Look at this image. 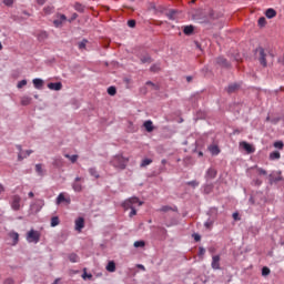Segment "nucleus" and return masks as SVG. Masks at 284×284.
Masks as SVG:
<instances>
[{"mask_svg":"<svg viewBox=\"0 0 284 284\" xmlns=\"http://www.w3.org/2000/svg\"><path fill=\"white\" fill-rule=\"evenodd\" d=\"M128 163H130V158H125L121 153L113 155L109 162L114 170H125Z\"/></svg>","mask_w":284,"mask_h":284,"instance_id":"f257e3e1","label":"nucleus"},{"mask_svg":"<svg viewBox=\"0 0 284 284\" xmlns=\"http://www.w3.org/2000/svg\"><path fill=\"white\" fill-rule=\"evenodd\" d=\"M134 205H139V207H141V205H143V202L139 200V197L134 196V197H130L128 200H125L122 203V207L123 210L128 211L131 210L129 216L132 219V216H136V206Z\"/></svg>","mask_w":284,"mask_h":284,"instance_id":"f03ea898","label":"nucleus"},{"mask_svg":"<svg viewBox=\"0 0 284 284\" xmlns=\"http://www.w3.org/2000/svg\"><path fill=\"white\" fill-rule=\"evenodd\" d=\"M256 52H258V61L261 65H263V68H267V57H272V59H274V55L270 54L261 47L256 49Z\"/></svg>","mask_w":284,"mask_h":284,"instance_id":"7ed1b4c3","label":"nucleus"},{"mask_svg":"<svg viewBox=\"0 0 284 284\" xmlns=\"http://www.w3.org/2000/svg\"><path fill=\"white\" fill-rule=\"evenodd\" d=\"M39 241H41V232L34 231V229H31L27 233V242L37 244V243H39Z\"/></svg>","mask_w":284,"mask_h":284,"instance_id":"20e7f679","label":"nucleus"},{"mask_svg":"<svg viewBox=\"0 0 284 284\" xmlns=\"http://www.w3.org/2000/svg\"><path fill=\"white\" fill-rule=\"evenodd\" d=\"M85 179L77 176L72 183V190L75 192H83V183Z\"/></svg>","mask_w":284,"mask_h":284,"instance_id":"39448f33","label":"nucleus"},{"mask_svg":"<svg viewBox=\"0 0 284 284\" xmlns=\"http://www.w3.org/2000/svg\"><path fill=\"white\" fill-rule=\"evenodd\" d=\"M211 267L213 270H221V256L220 255H214L212 257Z\"/></svg>","mask_w":284,"mask_h":284,"instance_id":"423d86ee","label":"nucleus"},{"mask_svg":"<svg viewBox=\"0 0 284 284\" xmlns=\"http://www.w3.org/2000/svg\"><path fill=\"white\" fill-rule=\"evenodd\" d=\"M11 207H12V210H16V211L20 210V207H21V197L19 195H14L12 197Z\"/></svg>","mask_w":284,"mask_h":284,"instance_id":"0eeeda50","label":"nucleus"},{"mask_svg":"<svg viewBox=\"0 0 284 284\" xmlns=\"http://www.w3.org/2000/svg\"><path fill=\"white\" fill-rule=\"evenodd\" d=\"M67 20L68 18L65 17V14H59L58 19L53 21V26L55 28H61L63 26V21H67Z\"/></svg>","mask_w":284,"mask_h":284,"instance_id":"6e6552de","label":"nucleus"},{"mask_svg":"<svg viewBox=\"0 0 284 284\" xmlns=\"http://www.w3.org/2000/svg\"><path fill=\"white\" fill-rule=\"evenodd\" d=\"M70 197H65V194L60 193L55 200L57 205H61V203H67L70 205Z\"/></svg>","mask_w":284,"mask_h":284,"instance_id":"1a4fd4ad","label":"nucleus"},{"mask_svg":"<svg viewBox=\"0 0 284 284\" xmlns=\"http://www.w3.org/2000/svg\"><path fill=\"white\" fill-rule=\"evenodd\" d=\"M216 174H217L216 169L210 168L205 174L206 181H212L213 179H216Z\"/></svg>","mask_w":284,"mask_h":284,"instance_id":"9d476101","label":"nucleus"},{"mask_svg":"<svg viewBox=\"0 0 284 284\" xmlns=\"http://www.w3.org/2000/svg\"><path fill=\"white\" fill-rule=\"evenodd\" d=\"M49 90H54L55 92H59V90L63 89V83L61 82H50L48 85Z\"/></svg>","mask_w":284,"mask_h":284,"instance_id":"9b49d317","label":"nucleus"},{"mask_svg":"<svg viewBox=\"0 0 284 284\" xmlns=\"http://www.w3.org/2000/svg\"><path fill=\"white\" fill-rule=\"evenodd\" d=\"M9 239H11V245H17L19 243V234L14 231L8 233Z\"/></svg>","mask_w":284,"mask_h":284,"instance_id":"f8f14e48","label":"nucleus"},{"mask_svg":"<svg viewBox=\"0 0 284 284\" xmlns=\"http://www.w3.org/2000/svg\"><path fill=\"white\" fill-rule=\"evenodd\" d=\"M83 227H85V220H83V217H79L78 220H75V230L78 232H81Z\"/></svg>","mask_w":284,"mask_h":284,"instance_id":"ddd939ff","label":"nucleus"},{"mask_svg":"<svg viewBox=\"0 0 284 284\" xmlns=\"http://www.w3.org/2000/svg\"><path fill=\"white\" fill-rule=\"evenodd\" d=\"M216 63H217V65H221V68H230V62L227 61V59H225L223 57H219L216 59Z\"/></svg>","mask_w":284,"mask_h":284,"instance_id":"4468645a","label":"nucleus"},{"mask_svg":"<svg viewBox=\"0 0 284 284\" xmlns=\"http://www.w3.org/2000/svg\"><path fill=\"white\" fill-rule=\"evenodd\" d=\"M241 148H243V150H245V152H247L248 154L254 153V146H252V144L247 143V142H242L240 143Z\"/></svg>","mask_w":284,"mask_h":284,"instance_id":"2eb2a0df","label":"nucleus"},{"mask_svg":"<svg viewBox=\"0 0 284 284\" xmlns=\"http://www.w3.org/2000/svg\"><path fill=\"white\" fill-rule=\"evenodd\" d=\"M209 152H211L213 156H219V154H221V149H219V145L212 144L209 146Z\"/></svg>","mask_w":284,"mask_h":284,"instance_id":"dca6fc26","label":"nucleus"},{"mask_svg":"<svg viewBox=\"0 0 284 284\" xmlns=\"http://www.w3.org/2000/svg\"><path fill=\"white\" fill-rule=\"evenodd\" d=\"M143 128H145L146 132H154V124L152 123V120L145 121L143 123Z\"/></svg>","mask_w":284,"mask_h":284,"instance_id":"f3484780","label":"nucleus"},{"mask_svg":"<svg viewBox=\"0 0 284 284\" xmlns=\"http://www.w3.org/2000/svg\"><path fill=\"white\" fill-rule=\"evenodd\" d=\"M34 151L32 150H27L26 153H18V161H23V159H28L30 154H32Z\"/></svg>","mask_w":284,"mask_h":284,"instance_id":"a211bd4d","label":"nucleus"},{"mask_svg":"<svg viewBox=\"0 0 284 284\" xmlns=\"http://www.w3.org/2000/svg\"><path fill=\"white\" fill-rule=\"evenodd\" d=\"M36 172L38 176H45V171L43 170V164H36Z\"/></svg>","mask_w":284,"mask_h":284,"instance_id":"6ab92c4d","label":"nucleus"},{"mask_svg":"<svg viewBox=\"0 0 284 284\" xmlns=\"http://www.w3.org/2000/svg\"><path fill=\"white\" fill-rule=\"evenodd\" d=\"M236 90H239V84L232 83V84H230V85L227 87L226 92H227L229 94H234V92H236Z\"/></svg>","mask_w":284,"mask_h":284,"instance_id":"aec40b11","label":"nucleus"},{"mask_svg":"<svg viewBox=\"0 0 284 284\" xmlns=\"http://www.w3.org/2000/svg\"><path fill=\"white\" fill-rule=\"evenodd\" d=\"M33 85L37 90H41L43 88V80L39 78L33 79Z\"/></svg>","mask_w":284,"mask_h":284,"instance_id":"412c9836","label":"nucleus"},{"mask_svg":"<svg viewBox=\"0 0 284 284\" xmlns=\"http://www.w3.org/2000/svg\"><path fill=\"white\" fill-rule=\"evenodd\" d=\"M106 272H116V264L114 261H110L106 265Z\"/></svg>","mask_w":284,"mask_h":284,"instance_id":"4be33fe9","label":"nucleus"},{"mask_svg":"<svg viewBox=\"0 0 284 284\" xmlns=\"http://www.w3.org/2000/svg\"><path fill=\"white\" fill-rule=\"evenodd\" d=\"M265 17L267 19H274V17H276V10L274 9H267L265 12Z\"/></svg>","mask_w":284,"mask_h":284,"instance_id":"5701e85b","label":"nucleus"},{"mask_svg":"<svg viewBox=\"0 0 284 284\" xmlns=\"http://www.w3.org/2000/svg\"><path fill=\"white\" fill-rule=\"evenodd\" d=\"M183 32H184V34L190 37V34L194 33V27L193 26H186V27H184Z\"/></svg>","mask_w":284,"mask_h":284,"instance_id":"b1692460","label":"nucleus"},{"mask_svg":"<svg viewBox=\"0 0 284 284\" xmlns=\"http://www.w3.org/2000/svg\"><path fill=\"white\" fill-rule=\"evenodd\" d=\"M64 158H65V159H69V161H70L71 163H75L77 161H79V155H77V154L70 155V154L65 153V154H64Z\"/></svg>","mask_w":284,"mask_h":284,"instance_id":"393cba45","label":"nucleus"},{"mask_svg":"<svg viewBox=\"0 0 284 284\" xmlns=\"http://www.w3.org/2000/svg\"><path fill=\"white\" fill-rule=\"evenodd\" d=\"M270 159H271V161H276V160L281 159V152H278V151L271 152Z\"/></svg>","mask_w":284,"mask_h":284,"instance_id":"a878e982","label":"nucleus"},{"mask_svg":"<svg viewBox=\"0 0 284 284\" xmlns=\"http://www.w3.org/2000/svg\"><path fill=\"white\" fill-rule=\"evenodd\" d=\"M89 174H90V176H93L94 179H99L100 178L99 171H97V168H90L89 169Z\"/></svg>","mask_w":284,"mask_h":284,"instance_id":"bb28decb","label":"nucleus"},{"mask_svg":"<svg viewBox=\"0 0 284 284\" xmlns=\"http://www.w3.org/2000/svg\"><path fill=\"white\" fill-rule=\"evenodd\" d=\"M30 103H32V98L27 97V95L22 97L21 105H30Z\"/></svg>","mask_w":284,"mask_h":284,"instance_id":"cd10ccee","label":"nucleus"},{"mask_svg":"<svg viewBox=\"0 0 284 284\" xmlns=\"http://www.w3.org/2000/svg\"><path fill=\"white\" fill-rule=\"evenodd\" d=\"M69 261H70L71 263H79V255H77V253H71V254L69 255Z\"/></svg>","mask_w":284,"mask_h":284,"instance_id":"c85d7f7f","label":"nucleus"},{"mask_svg":"<svg viewBox=\"0 0 284 284\" xmlns=\"http://www.w3.org/2000/svg\"><path fill=\"white\" fill-rule=\"evenodd\" d=\"M160 212H176V207L164 205L160 209Z\"/></svg>","mask_w":284,"mask_h":284,"instance_id":"c756f323","label":"nucleus"},{"mask_svg":"<svg viewBox=\"0 0 284 284\" xmlns=\"http://www.w3.org/2000/svg\"><path fill=\"white\" fill-rule=\"evenodd\" d=\"M152 159H144L142 160L140 168H148V165H151Z\"/></svg>","mask_w":284,"mask_h":284,"instance_id":"7c9ffc66","label":"nucleus"},{"mask_svg":"<svg viewBox=\"0 0 284 284\" xmlns=\"http://www.w3.org/2000/svg\"><path fill=\"white\" fill-rule=\"evenodd\" d=\"M59 223H60L59 216L51 217V227H57V225H59Z\"/></svg>","mask_w":284,"mask_h":284,"instance_id":"2f4dec72","label":"nucleus"},{"mask_svg":"<svg viewBox=\"0 0 284 284\" xmlns=\"http://www.w3.org/2000/svg\"><path fill=\"white\" fill-rule=\"evenodd\" d=\"M74 10H77V12H83L85 10V7H83V4L77 2L74 4Z\"/></svg>","mask_w":284,"mask_h":284,"instance_id":"473e14b6","label":"nucleus"},{"mask_svg":"<svg viewBox=\"0 0 284 284\" xmlns=\"http://www.w3.org/2000/svg\"><path fill=\"white\" fill-rule=\"evenodd\" d=\"M85 45H88V40L85 39L78 43L79 50H85Z\"/></svg>","mask_w":284,"mask_h":284,"instance_id":"72a5a7b5","label":"nucleus"},{"mask_svg":"<svg viewBox=\"0 0 284 284\" xmlns=\"http://www.w3.org/2000/svg\"><path fill=\"white\" fill-rule=\"evenodd\" d=\"M257 23H258L260 28H264V26H266V23H267V20L265 19V17H262L258 19Z\"/></svg>","mask_w":284,"mask_h":284,"instance_id":"f704fd0d","label":"nucleus"},{"mask_svg":"<svg viewBox=\"0 0 284 284\" xmlns=\"http://www.w3.org/2000/svg\"><path fill=\"white\" fill-rule=\"evenodd\" d=\"M274 148H276L277 150H283V148H284V143H283V141H276V142H274Z\"/></svg>","mask_w":284,"mask_h":284,"instance_id":"c9c22d12","label":"nucleus"},{"mask_svg":"<svg viewBox=\"0 0 284 284\" xmlns=\"http://www.w3.org/2000/svg\"><path fill=\"white\" fill-rule=\"evenodd\" d=\"M141 62L142 63H152V58H150V55H144L141 58Z\"/></svg>","mask_w":284,"mask_h":284,"instance_id":"e433bc0d","label":"nucleus"},{"mask_svg":"<svg viewBox=\"0 0 284 284\" xmlns=\"http://www.w3.org/2000/svg\"><path fill=\"white\" fill-rule=\"evenodd\" d=\"M108 94H110V97H114V94H116V88L109 87L108 88Z\"/></svg>","mask_w":284,"mask_h":284,"instance_id":"4c0bfd02","label":"nucleus"},{"mask_svg":"<svg viewBox=\"0 0 284 284\" xmlns=\"http://www.w3.org/2000/svg\"><path fill=\"white\" fill-rule=\"evenodd\" d=\"M176 14V11H170L169 13H166L168 19H170V21H174Z\"/></svg>","mask_w":284,"mask_h":284,"instance_id":"58836bf2","label":"nucleus"},{"mask_svg":"<svg viewBox=\"0 0 284 284\" xmlns=\"http://www.w3.org/2000/svg\"><path fill=\"white\" fill-rule=\"evenodd\" d=\"M270 273H271L270 267L264 266L262 268V276H270Z\"/></svg>","mask_w":284,"mask_h":284,"instance_id":"ea45409f","label":"nucleus"},{"mask_svg":"<svg viewBox=\"0 0 284 284\" xmlns=\"http://www.w3.org/2000/svg\"><path fill=\"white\" fill-rule=\"evenodd\" d=\"M134 247H145V242L144 241H136L134 242Z\"/></svg>","mask_w":284,"mask_h":284,"instance_id":"a19ab883","label":"nucleus"},{"mask_svg":"<svg viewBox=\"0 0 284 284\" xmlns=\"http://www.w3.org/2000/svg\"><path fill=\"white\" fill-rule=\"evenodd\" d=\"M186 185H191V187H199V182L196 180L190 181L186 183Z\"/></svg>","mask_w":284,"mask_h":284,"instance_id":"79ce46f5","label":"nucleus"},{"mask_svg":"<svg viewBox=\"0 0 284 284\" xmlns=\"http://www.w3.org/2000/svg\"><path fill=\"white\" fill-rule=\"evenodd\" d=\"M150 70L151 72H159V70H161V67L159 64H153Z\"/></svg>","mask_w":284,"mask_h":284,"instance_id":"37998d69","label":"nucleus"},{"mask_svg":"<svg viewBox=\"0 0 284 284\" xmlns=\"http://www.w3.org/2000/svg\"><path fill=\"white\" fill-rule=\"evenodd\" d=\"M24 85H28V80H22V81L18 82L17 88L21 89V88H23Z\"/></svg>","mask_w":284,"mask_h":284,"instance_id":"c03bdc74","label":"nucleus"},{"mask_svg":"<svg viewBox=\"0 0 284 284\" xmlns=\"http://www.w3.org/2000/svg\"><path fill=\"white\" fill-rule=\"evenodd\" d=\"M128 26L129 28H136V20H129Z\"/></svg>","mask_w":284,"mask_h":284,"instance_id":"a18cd8bd","label":"nucleus"},{"mask_svg":"<svg viewBox=\"0 0 284 284\" xmlns=\"http://www.w3.org/2000/svg\"><path fill=\"white\" fill-rule=\"evenodd\" d=\"M43 10H44L45 14H52V10H54V8L45 7Z\"/></svg>","mask_w":284,"mask_h":284,"instance_id":"49530a36","label":"nucleus"},{"mask_svg":"<svg viewBox=\"0 0 284 284\" xmlns=\"http://www.w3.org/2000/svg\"><path fill=\"white\" fill-rule=\"evenodd\" d=\"M257 173H258V174H262L263 176H267V171H265V170L262 169V168H258V169H257Z\"/></svg>","mask_w":284,"mask_h":284,"instance_id":"de8ad7c7","label":"nucleus"},{"mask_svg":"<svg viewBox=\"0 0 284 284\" xmlns=\"http://www.w3.org/2000/svg\"><path fill=\"white\" fill-rule=\"evenodd\" d=\"M212 17H213V13H212V11H210V12H209V17L205 18V19L202 21V23H207V22L210 21V19H212Z\"/></svg>","mask_w":284,"mask_h":284,"instance_id":"09e8293b","label":"nucleus"},{"mask_svg":"<svg viewBox=\"0 0 284 284\" xmlns=\"http://www.w3.org/2000/svg\"><path fill=\"white\" fill-rule=\"evenodd\" d=\"M4 6H12L14 3V0H3Z\"/></svg>","mask_w":284,"mask_h":284,"instance_id":"8fccbe9b","label":"nucleus"},{"mask_svg":"<svg viewBox=\"0 0 284 284\" xmlns=\"http://www.w3.org/2000/svg\"><path fill=\"white\" fill-rule=\"evenodd\" d=\"M78 17H79V14L73 13V14L71 16V19L69 20V22L72 23V21H75V20L78 19Z\"/></svg>","mask_w":284,"mask_h":284,"instance_id":"3c124183","label":"nucleus"},{"mask_svg":"<svg viewBox=\"0 0 284 284\" xmlns=\"http://www.w3.org/2000/svg\"><path fill=\"white\" fill-rule=\"evenodd\" d=\"M82 278H92V274H88L85 271L82 274Z\"/></svg>","mask_w":284,"mask_h":284,"instance_id":"603ef678","label":"nucleus"},{"mask_svg":"<svg viewBox=\"0 0 284 284\" xmlns=\"http://www.w3.org/2000/svg\"><path fill=\"white\" fill-rule=\"evenodd\" d=\"M16 148L19 151V154L23 153V148L21 146V144H17Z\"/></svg>","mask_w":284,"mask_h":284,"instance_id":"864d4df0","label":"nucleus"},{"mask_svg":"<svg viewBox=\"0 0 284 284\" xmlns=\"http://www.w3.org/2000/svg\"><path fill=\"white\" fill-rule=\"evenodd\" d=\"M3 284H14L12 278H7Z\"/></svg>","mask_w":284,"mask_h":284,"instance_id":"5fc2aeb1","label":"nucleus"},{"mask_svg":"<svg viewBox=\"0 0 284 284\" xmlns=\"http://www.w3.org/2000/svg\"><path fill=\"white\" fill-rule=\"evenodd\" d=\"M203 254H205V248L200 247V248H199V255H200V256H203Z\"/></svg>","mask_w":284,"mask_h":284,"instance_id":"6e6d98bb","label":"nucleus"},{"mask_svg":"<svg viewBox=\"0 0 284 284\" xmlns=\"http://www.w3.org/2000/svg\"><path fill=\"white\" fill-rule=\"evenodd\" d=\"M193 239H194V241L199 242V241H201V235L194 234V235H193Z\"/></svg>","mask_w":284,"mask_h":284,"instance_id":"4d7b16f0","label":"nucleus"},{"mask_svg":"<svg viewBox=\"0 0 284 284\" xmlns=\"http://www.w3.org/2000/svg\"><path fill=\"white\" fill-rule=\"evenodd\" d=\"M204 226H205L207 230H210V227H212V222H205V223H204Z\"/></svg>","mask_w":284,"mask_h":284,"instance_id":"13d9d810","label":"nucleus"},{"mask_svg":"<svg viewBox=\"0 0 284 284\" xmlns=\"http://www.w3.org/2000/svg\"><path fill=\"white\" fill-rule=\"evenodd\" d=\"M39 6H43L48 0H37Z\"/></svg>","mask_w":284,"mask_h":284,"instance_id":"bf43d9fd","label":"nucleus"},{"mask_svg":"<svg viewBox=\"0 0 284 284\" xmlns=\"http://www.w3.org/2000/svg\"><path fill=\"white\" fill-rule=\"evenodd\" d=\"M4 187H3V184H0V194L2 193V192H4Z\"/></svg>","mask_w":284,"mask_h":284,"instance_id":"052dcab7","label":"nucleus"},{"mask_svg":"<svg viewBox=\"0 0 284 284\" xmlns=\"http://www.w3.org/2000/svg\"><path fill=\"white\" fill-rule=\"evenodd\" d=\"M146 85H152V87L154 88L155 84H153L152 81H148V82H146Z\"/></svg>","mask_w":284,"mask_h":284,"instance_id":"680f3d73","label":"nucleus"},{"mask_svg":"<svg viewBox=\"0 0 284 284\" xmlns=\"http://www.w3.org/2000/svg\"><path fill=\"white\" fill-rule=\"evenodd\" d=\"M29 197L33 199L34 197V193L33 192H29Z\"/></svg>","mask_w":284,"mask_h":284,"instance_id":"e2e57ef3","label":"nucleus"},{"mask_svg":"<svg viewBox=\"0 0 284 284\" xmlns=\"http://www.w3.org/2000/svg\"><path fill=\"white\" fill-rule=\"evenodd\" d=\"M233 219H235V220L239 219V213H234Z\"/></svg>","mask_w":284,"mask_h":284,"instance_id":"0e129e2a","label":"nucleus"},{"mask_svg":"<svg viewBox=\"0 0 284 284\" xmlns=\"http://www.w3.org/2000/svg\"><path fill=\"white\" fill-rule=\"evenodd\" d=\"M161 163H162V165H165V163H168V160L163 159V160L161 161Z\"/></svg>","mask_w":284,"mask_h":284,"instance_id":"69168bd1","label":"nucleus"},{"mask_svg":"<svg viewBox=\"0 0 284 284\" xmlns=\"http://www.w3.org/2000/svg\"><path fill=\"white\" fill-rule=\"evenodd\" d=\"M60 281V278H57L52 284H59Z\"/></svg>","mask_w":284,"mask_h":284,"instance_id":"338daca9","label":"nucleus"},{"mask_svg":"<svg viewBox=\"0 0 284 284\" xmlns=\"http://www.w3.org/2000/svg\"><path fill=\"white\" fill-rule=\"evenodd\" d=\"M186 81L190 83V81H192V77H186Z\"/></svg>","mask_w":284,"mask_h":284,"instance_id":"774afa93","label":"nucleus"}]
</instances>
